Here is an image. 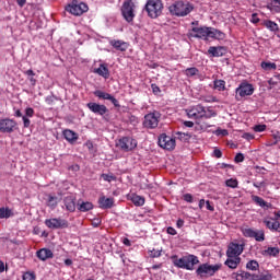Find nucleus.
Wrapping results in <instances>:
<instances>
[{
	"label": "nucleus",
	"instance_id": "nucleus-44",
	"mask_svg": "<svg viewBox=\"0 0 280 280\" xmlns=\"http://www.w3.org/2000/svg\"><path fill=\"white\" fill-rule=\"evenodd\" d=\"M253 280H272V276L266 275V276H261L260 278L259 276H254Z\"/></svg>",
	"mask_w": 280,
	"mask_h": 280
},
{
	"label": "nucleus",
	"instance_id": "nucleus-46",
	"mask_svg": "<svg viewBox=\"0 0 280 280\" xmlns=\"http://www.w3.org/2000/svg\"><path fill=\"white\" fill-rule=\"evenodd\" d=\"M271 137L276 141V143H280V131H272Z\"/></svg>",
	"mask_w": 280,
	"mask_h": 280
},
{
	"label": "nucleus",
	"instance_id": "nucleus-37",
	"mask_svg": "<svg viewBox=\"0 0 280 280\" xmlns=\"http://www.w3.org/2000/svg\"><path fill=\"white\" fill-rule=\"evenodd\" d=\"M184 73L187 75V78H194V75H198L199 71L198 68L194 67L186 69Z\"/></svg>",
	"mask_w": 280,
	"mask_h": 280
},
{
	"label": "nucleus",
	"instance_id": "nucleus-5",
	"mask_svg": "<svg viewBox=\"0 0 280 280\" xmlns=\"http://www.w3.org/2000/svg\"><path fill=\"white\" fill-rule=\"evenodd\" d=\"M171 14L175 16H187L194 10L189 3H185L183 1H177L168 8Z\"/></svg>",
	"mask_w": 280,
	"mask_h": 280
},
{
	"label": "nucleus",
	"instance_id": "nucleus-15",
	"mask_svg": "<svg viewBox=\"0 0 280 280\" xmlns=\"http://www.w3.org/2000/svg\"><path fill=\"white\" fill-rule=\"evenodd\" d=\"M255 93V88H253V84L248 82H242L240 86L236 89V100H240L237 95L241 97H248Z\"/></svg>",
	"mask_w": 280,
	"mask_h": 280
},
{
	"label": "nucleus",
	"instance_id": "nucleus-59",
	"mask_svg": "<svg viewBox=\"0 0 280 280\" xmlns=\"http://www.w3.org/2000/svg\"><path fill=\"white\" fill-rule=\"evenodd\" d=\"M252 23H254V24L259 23V18L257 16V13H254V14L252 15Z\"/></svg>",
	"mask_w": 280,
	"mask_h": 280
},
{
	"label": "nucleus",
	"instance_id": "nucleus-64",
	"mask_svg": "<svg viewBox=\"0 0 280 280\" xmlns=\"http://www.w3.org/2000/svg\"><path fill=\"white\" fill-rule=\"evenodd\" d=\"M28 80H30L32 86H36V79H34V77H28Z\"/></svg>",
	"mask_w": 280,
	"mask_h": 280
},
{
	"label": "nucleus",
	"instance_id": "nucleus-28",
	"mask_svg": "<svg viewBox=\"0 0 280 280\" xmlns=\"http://www.w3.org/2000/svg\"><path fill=\"white\" fill-rule=\"evenodd\" d=\"M65 207L67 211H70V213H73L75 211V199L71 196H68L63 199Z\"/></svg>",
	"mask_w": 280,
	"mask_h": 280
},
{
	"label": "nucleus",
	"instance_id": "nucleus-3",
	"mask_svg": "<svg viewBox=\"0 0 280 280\" xmlns=\"http://www.w3.org/2000/svg\"><path fill=\"white\" fill-rule=\"evenodd\" d=\"M218 270H222V264L210 265V264H201L197 270V277L200 279H207V277H213L218 272Z\"/></svg>",
	"mask_w": 280,
	"mask_h": 280
},
{
	"label": "nucleus",
	"instance_id": "nucleus-50",
	"mask_svg": "<svg viewBox=\"0 0 280 280\" xmlns=\"http://www.w3.org/2000/svg\"><path fill=\"white\" fill-rule=\"evenodd\" d=\"M243 139H246L247 141H253V139H255V136H253L252 133L249 132H245L243 133Z\"/></svg>",
	"mask_w": 280,
	"mask_h": 280
},
{
	"label": "nucleus",
	"instance_id": "nucleus-40",
	"mask_svg": "<svg viewBox=\"0 0 280 280\" xmlns=\"http://www.w3.org/2000/svg\"><path fill=\"white\" fill-rule=\"evenodd\" d=\"M101 178L106 183H113V180H117V177L114 174H102Z\"/></svg>",
	"mask_w": 280,
	"mask_h": 280
},
{
	"label": "nucleus",
	"instance_id": "nucleus-32",
	"mask_svg": "<svg viewBox=\"0 0 280 280\" xmlns=\"http://www.w3.org/2000/svg\"><path fill=\"white\" fill-rule=\"evenodd\" d=\"M264 25L265 27H267V30H270V32H279V24L271 20H266L264 22Z\"/></svg>",
	"mask_w": 280,
	"mask_h": 280
},
{
	"label": "nucleus",
	"instance_id": "nucleus-63",
	"mask_svg": "<svg viewBox=\"0 0 280 280\" xmlns=\"http://www.w3.org/2000/svg\"><path fill=\"white\" fill-rule=\"evenodd\" d=\"M16 3L20 8H23L27 3V0H16Z\"/></svg>",
	"mask_w": 280,
	"mask_h": 280
},
{
	"label": "nucleus",
	"instance_id": "nucleus-1",
	"mask_svg": "<svg viewBox=\"0 0 280 280\" xmlns=\"http://www.w3.org/2000/svg\"><path fill=\"white\" fill-rule=\"evenodd\" d=\"M186 115L189 119H211V117H215L218 114L213 110V107H205L198 104L187 108Z\"/></svg>",
	"mask_w": 280,
	"mask_h": 280
},
{
	"label": "nucleus",
	"instance_id": "nucleus-52",
	"mask_svg": "<svg viewBox=\"0 0 280 280\" xmlns=\"http://www.w3.org/2000/svg\"><path fill=\"white\" fill-rule=\"evenodd\" d=\"M150 257H161V250H159V249L151 250Z\"/></svg>",
	"mask_w": 280,
	"mask_h": 280
},
{
	"label": "nucleus",
	"instance_id": "nucleus-24",
	"mask_svg": "<svg viewBox=\"0 0 280 280\" xmlns=\"http://www.w3.org/2000/svg\"><path fill=\"white\" fill-rule=\"evenodd\" d=\"M252 201L262 209H270V207H272V205L268 203V201L257 195H252Z\"/></svg>",
	"mask_w": 280,
	"mask_h": 280
},
{
	"label": "nucleus",
	"instance_id": "nucleus-56",
	"mask_svg": "<svg viewBox=\"0 0 280 280\" xmlns=\"http://www.w3.org/2000/svg\"><path fill=\"white\" fill-rule=\"evenodd\" d=\"M177 229H183L185 226V221L183 219H178L176 222Z\"/></svg>",
	"mask_w": 280,
	"mask_h": 280
},
{
	"label": "nucleus",
	"instance_id": "nucleus-61",
	"mask_svg": "<svg viewBox=\"0 0 280 280\" xmlns=\"http://www.w3.org/2000/svg\"><path fill=\"white\" fill-rule=\"evenodd\" d=\"M206 207H207L208 211H215V208H213V206H211V201H206Z\"/></svg>",
	"mask_w": 280,
	"mask_h": 280
},
{
	"label": "nucleus",
	"instance_id": "nucleus-23",
	"mask_svg": "<svg viewBox=\"0 0 280 280\" xmlns=\"http://www.w3.org/2000/svg\"><path fill=\"white\" fill-rule=\"evenodd\" d=\"M264 224L269 229V231L280 233V222L277 220V218L271 219V221L265 220Z\"/></svg>",
	"mask_w": 280,
	"mask_h": 280
},
{
	"label": "nucleus",
	"instance_id": "nucleus-30",
	"mask_svg": "<svg viewBox=\"0 0 280 280\" xmlns=\"http://www.w3.org/2000/svg\"><path fill=\"white\" fill-rule=\"evenodd\" d=\"M279 253V247H267L261 252V255H264V257H278Z\"/></svg>",
	"mask_w": 280,
	"mask_h": 280
},
{
	"label": "nucleus",
	"instance_id": "nucleus-57",
	"mask_svg": "<svg viewBox=\"0 0 280 280\" xmlns=\"http://www.w3.org/2000/svg\"><path fill=\"white\" fill-rule=\"evenodd\" d=\"M166 232L168 233V235H176V233H177L176 229H174L172 226L167 228Z\"/></svg>",
	"mask_w": 280,
	"mask_h": 280
},
{
	"label": "nucleus",
	"instance_id": "nucleus-8",
	"mask_svg": "<svg viewBox=\"0 0 280 280\" xmlns=\"http://www.w3.org/2000/svg\"><path fill=\"white\" fill-rule=\"evenodd\" d=\"M66 12H69V14H72L73 16H82L84 12H89V5H86L84 2L73 0L66 7Z\"/></svg>",
	"mask_w": 280,
	"mask_h": 280
},
{
	"label": "nucleus",
	"instance_id": "nucleus-26",
	"mask_svg": "<svg viewBox=\"0 0 280 280\" xmlns=\"http://www.w3.org/2000/svg\"><path fill=\"white\" fill-rule=\"evenodd\" d=\"M128 200H131L136 207H143L145 205V199L137 194L128 195Z\"/></svg>",
	"mask_w": 280,
	"mask_h": 280
},
{
	"label": "nucleus",
	"instance_id": "nucleus-7",
	"mask_svg": "<svg viewBox=\"0 0 280 280\" xmlns=\"http://www.w3.org/2000/svg\"><path fill=\"white\" fill-rule=\"evenodd\" d=\"M189 38H200L201 40H209L211 38V27L194 26L189 33Z\"/></svg>",
	"mask_w": 280,
	"mask_h": 280
},
{
	"label": "nucleus",
	"instance_id": "nucleus-13",
	"mask_svg": "<svg viewBox=\"0 0 280 280\" xmlns=\"http://www.w3.org/2000/svg\"><path fill=\"white\" fill-rule=\"evenodd\" d=\"M45 225L48 229H68L69 228V221L60 218H52V219H46L45 220Z\"/></svg>",
	"mask_w": 280,
	"mask_h": 280
},
{
	"label": "nucleus",
	"instance_id": "nucleus-27",
	"mask_svg": "<svg viewBox=\"0 0 280 280\" xmlns=\"http://www.w3.org/2000/svg\"><path fill=\"white\" fill-rule=\"evenodd\" d=\"M94 73H97V75H101L105 80H108V78H110V71L105 65H100L98 68L94 69Z\"/></svg>",
	"mask_w": 280,
	"mask_h": 280
},
{
	"label": "nucleus",
	"instance_id": "nucleus-38",
	"mask_svg": "<svg viewBox=\"0 0 280 280\" xmlns=\"http://www.w3.org/2000/svg\"><path fill=\"white\" fill-rule=\"evenodd\" d=\"M246 268L247 270H259V262H257V260H249Z\"/></svg>",
	"mask_w": 280,
	"mask_h": 280
},
{
	"label": "nucleus",
	"instance_id": "nucleus-10",
	"mask_svg": "<svg viewBox=\"0 0 280 280\" xmlns=\"http://www.w3.org/2000/svg\"><path fill=\"white\" fill-rule=\"evenodd\" d=\"M159 121H161V113H149L144 116L143 126L144 128H150L152 130L159 127Z\"/></svg>",
	"mask_w": 280,
	"mask_h": 280
},
{
	"label": "nucleus",
	"instance_id": "nucleus-43",
	"mask_svg": "<svg viewBox=\"0 0 280 280\" xmlns=\"http://www.w3.org/2000/svg\"><path fill=\"white\" fill-rule=\"evenodd\" d=\"M266 128H267L266 125H256V126L254 127V131H255V132H265Z\"/></svg>",
	"mask_w": 280,
	"mask_h": 280
},
{
	"label": "nucleus",
	"instance_id": "nucleus-34",
	"mask_svg": "<svg viewBox=\"0 0 280 280\" xmlns=\"http://www.w3.org/2000/svg\"><path fill=\"white\" fill-rule=\"evenodd\" d=\"M46 200L47 206L50 207L51 209H56V207H58V197L54 195H48Z\"/></svg>",
	"mask_w": 280,
	"mask_h": 280
},
{
	"label": "nucleus",
	"instance_id": "nucleus-2",
	"mask_svg": "<svg viewBox=\"0 0 280 280\" xmlns=\"http://www.w3.org/2000/svg\"><path fill=\"white\" fill-rule=\"evenodd\" d=\"M172 259L176 268H183L184 270H194V266L200 264V260L195 255H186L182 258H178V256H173Z\"/></svg>",
	"mask_w": 280,
	"mask_h": 280
},
{
	"label": "nucleus",
	"instance_id": "nucleus-42",
	"mask_svg": "<svg viewBox=\"0 0 280 280\" xmlns=\"http://www.w3.org/2000/svg\"><path fill=\"white\" fill-rule=\"evenodd\" d=\"M23 280H36V276H34L32 272H25L23 275Z\"/></svg>",
	"mask_w": 280,
	"mask_h": 280
},
{
	"label": "nucleus",
	"instance_id": "nucleus-29",
	"mask_svg": "<svg viewBox=\"0 0 280 280\" xmlns=\"http://www.w3.org/2000/svg\"><path fill=\"white\" fill-rule=\"evenodd\" d=\"M63 137L66 141H69V143H75V141H78V133L71 129H66L63 131Z\"/></svg>",
	"mask_w": 280,
	"mask_h": 280
},
{
	"label": "nucleus",
	"instance_id": "nucleus-55",
	"mask_svg": "<svg viewBox=\"0 0 280 280\" xmlns=\"http://www.w3.org/2000/svg\"><path fill=\"white\" fill-rule=\"evenodd\" d=\"M266 145L268 148L272 147V145H277V141H275V138L272 139H268L267 142H266Z\"/></svg>",
	"mask_w": 280,
	"mask_h": 280
},
{
	"label": "nucleus",
	"instance_id": "nucleus-35",
	"mask_svg": "<svg viewBox=\"0 0 280 280\" xmlns=\"http://www.w3.org/2000/svg\"><path fill=\"white\" fill-rule=\"evenodd\" d=\"M261 68L266 71H275V69H277V63L262 61Z\"/></svg>",
	"mask_w": 280,
	"mask_h": 280
},
{
	"label": "nucleus",
	"instance_id": "nucleus-54",
	"mask_svg": "<svg viewBox=\"0 0 280 280\" xmlns=\"http://www.w3.org/2000/svg\"><path fill=\"white\" fill-rule=\"evenodd\" d=\"M213 156H215V159H222V151H220V149H214Z\"/></svg>",
	"mask_w": 280,
	"mask_h": 280
},
{
	"label": "nucleus",
	"instance_id": "nucleus-18",
	"mask_svg": "<svg viewBox=\"0 0 280 280\" xmlns=\"http://www.w3.org/2000/svg\"><path fill=\"white\" fill-rule=\"evenodd\" d=\"M94 95L95 97H98V100H108L109 102H112V104L116 107V108H120L121 105H119V101L117 98H115L114 96H112L109 93L101 91V90H96L94 91Z\"/></svg>",
	"mask_w": 280,
	"mask_h": 280
},
{
	"label": "nucleus",
	"instance_id": "nucleus-19",
	"mask_svg": "<svg viewBox=\"0 0 280 280\" xmlns=\"http://www.w3.org/2000/svg\"><path fill=\"white\" fill-rule=\"evenodd\" d=\"M98 205L101 209H113V207L115 206V198L101 196L98 198Z\"/></svg>",
	"mask_w": 280,
	"mask_h": 280
},
{
	"label": "nucleus",
	"instance_id": "nucleus-16",
	"mask_svg": "<svg viewBox=\"0 0 280 280\" xmlns=\"http://www.w3.org/2000/svg\"><path fill=\"white\" fill-rule=\"evenodd\" d=\"M244 253V245L238 243H230L226 250V257H240Z\"/></svg>",
	"mask_w": 280,
	"mask_h": 280
},
{
	"label": "nucleus",
	"instance_id": "nucleus-17",
	"mask_svg": "<svg viewBox=\"0 0 280 280\" xmlns=\"http://www.w3.org/2000/svg\"><path fill=\"white\" fill-rule=\"evenodd\" d=\"M86 106L92 113H94V115H101V117L108 113V107H106V105L90 102Z\"/></svg>",
	"mask_w": 280,
	"mask_h": 280
},
{
	"label": "nucleus",
	"instance_id": "nucleus-6",
	"mask_svg": "<svg viewBox=\"0 0 280 280\" xmlns=\"http://www.w3.org/2000/svg\"><path fill=\"white\" fill-rule=\"evenodd\" d=\"M116 148L120 150V152H132L137 148V140L132 137H121L116 140Z\"/></svg>",
	"mask_w": 280,
	"mask_h": 280
},
{
	"label": "nucleus",
	"instance_id": "nucleus-9",
	"mask_svg": "<svg viewBox=\"0 0 280 280\" xmlns=\"http://www.w3.org/2000/svg\"><path fill=\"white\" fill-rule=\"evenodd\" d=\"M135 1L132 0H127L122 3L121 14L127 23H132V21H135Z\"/></svg>",
	"mask_w": 280,
	"mask_h": 280
},
{
	"label": "nucleus",
	"instance_id": "nucleus-58",
	"mask_svg": "<svg viewBox=\"0 0 280 280\" xmlns=\"http://www.w3.org/2000/svg\"><path fill=\"white\" fill-rule=\"evenodd\" d=\"M248 273H236L235 279L236 280H244V277H247Z\"/></svg>",
	"mask_w": 280,
	"mask_h": 280
},
{
	"label": "nucleus",
	"instance_id": "nucleus-51",
	"mask_svg": "<svg viewBox=\"0 0 280 280\" xmlns=\"http://www.w3.org/2000/svg\"><path fill=\"white\" fill-rule=\"evenodd\" d=\"M25 115H26V117H34V108L27 107L25 109Z\"/></svg>",
	"mask_w": 280,
	"mask_h": 280
},
{
	"label": "nucleus",
	"instance_id": "nucleus-14",
	"mask_svg": "<svg viewBox=\"0 0 280 280\" xmlns=\"http://www.w3.org/2000/svg\"><path fill=\"white\" fill-rule=\"evenodd\" d=\"M159 145L163 150H174L176 148V140L165 133L159 137Z\"/></svg>",
	"mask_w": 280,
	"mask_h": 280
},
{
	"label": "nucleus",
	"instance_id": "nucleus-47",
	"mask_svg": "<svg viewBox=\"0 0 280 280\" xmlns=\"http://www.w3.org/2000/svg\"><path fill=\"white\" fill-rule=\"evenodd\" d=\"M235 163H244V154L237 153L234 159Z\"/></svg>",
	"mask_w": 280,
	"mask_h": 280
},
{
	"label": "nucleus",
	"instance_id": "nucleus-20",
	"mask_svg": "<svg viewBox=\"0 0 280 280\" xmlns=\"http://www.w3.org/2000/svg\"><path fill=\"white\" fill-rule=\"evenodd\" d=\"M208 54H210V56L212 58H220V57L226 55V47H224V46H218V47L211 46L208 49Z\"/></svg>",
	"mask_w": 280,
	"mask_h": 280
},
{
	"label": "nucleus",
	"instance_id": "nucleus-49",
	"mask_svg": "<svg viewBox=\"0 0 280 280\" xmlns=\"http://www.w3.org/2000/svg\"><path fill=\"white\" fill-rule=\"evenodd\" d=\"M217 135H218V137H226L228 135H229V130H226V129H218L217 130Z\"/></svg>",
	"mask_w": 280,
	"mask_h": 280
},
{
	"label": "nucleus",
	"instance_id": "nucleus-36",
	"mask_svg": "<svg viewBox=\"0 0 280 280\" xmlns=\"http://www.w3.org/2000/svg\"><path fill=\"white\" fill-rule=\"evenodd\" d=\"M91 209H93V203L92 202H82L80 206H79V211H83V212H86V211H91Z\"/></svg>",
	"mask_w": 280,
	"mask_h": 280
},
{
	"label": "nucleus",
	"instance_id": "nucleus-39",
	"mask_svg": "<svg viewBox=\"0 0 280 280\" xmlns=\"http://www.w3.org/2000/svg\"><path fill=\"white\" fill-rule=\"evenodd\" d=\"M12 215V211L8 208H0V219L10 218Z\"/></svg>",
	"mask_w": 280,
	"mask_h": 280
},
{
	"label": "nucleus",
	"instance_id": "nucleus-62",
	"mask_svg": "<svg viewBox=\"0 0 280 280\" xmlns=\"http://www.w3.org/2000/svg\"><path fill=\"white\" fill-rule=\"evenodd\" d=\"M184 126L186 128H194V121L186 120V121H184Z\"/></svg>",
	"mask_w": 280,
	"mask_h": 280
},
{
	"label": "nucleus",
	"instance_id": "nucleus-31",
	"mask_svg": "<svg viewBox=\"0 0 280 280\" xmlns=\"http://www.w3.org/2000/svg\"><path fill=\"white\" fill-rule=\"evenodd\" d=\"M210 38H214L215 40H224L226 38V34L217 28H210Z\"/></svg>",
	"mask_w": 280,
	"mask_h": 280
},
{
	"label": "nucleus",
	"instance_id": "nucleus-21",
	"mask_svg": "<svg viewBox=\"0 0 280 280\" xmlns=\"http://www.w3.org/2000/svg\"><path fill=\"white\" fill-rule=\"evenodd\" d=\"M36 257H38L40 261H47V259H54V252L49 248H42L36 252Z\"/></svg>",
	"mask_w": 280,
	"mask_h": 280
},
{
	"label": "nucleus",
	"instance_id": "nucleus-33",
	"mask_svg": "<svg viewBox=\"0 0 280 280\" xmlns=\"http://www.w3.org/2000/svg\"><path fill=\"white\" fill-rule=\"evenodd\" d=\"M213 89H215L217 91H226V81L215 79L213 81Z\"/></svg>",
	"mask_w": 280,
	"mask_h": 280
},
{
	"label": "nucleus",
	"instance_id": "nucleus-4",
	"mask_svg": "<svg viewBox=\"0 0 280 280\" xmlns=\"http://www.w3.org/2000/svg\"><path fill=\"white\" fill-rule=\"evenodd\" d=\"M145 11L150 19H159L163 14V2L161 0H148Z\"/></svg>",
	"mask_w": 280,
	"mask_h": 280
},
{
	"label": "nucleus",
	"instance_id": "nucleus-48",
	"mask_svg": "<svg viewBox=\"0 0 280 280\" xmlns=\"http://www.w3.org/2000/svg\"><path fill=\"white\" fill-rule=\"evenodd\" d=\"M183 199L185 200V202H194V196H191V194H185L183 196Z\"/></svg>",
	"mask_w": 280,
	"mask_h": 280
},
{
	"label": "nucleus",
	"instance_id": "nucleus-60",
	"mask_svg": "<svg viewBox=\"0 0 280 280\" xmlns=\"http://www.w3.org/2000/svg\"><path fill=\"white\" fill-rule=\"evenodd\" d=\"M24 75H27L28 78H32V77L36 75V73L34 72V70H26L24 72Z\"/></svg>",
	"mask_w": 280,
	"mask_h": 280
},
{
	"label": "nucleus",
	"instance_id": "nucleus-53",
	"mask_svg": "<svg viewBox=\"0 0 280 280\" xmlns=\"http://www.w3.org/2000/svg\"><path fill=\"white\" fill-rule=\"evenodd\" d=\"M22 119H23V122H24V128H30V125L32 124L30 118H27L26 116H23Z\"/></svg>",
	"mask_w": 280,
	"mask_h": 280
},
{
	"label": "nucleus",
	"instance_id": "nucleus-45",
	"mask_svg": "<svg viewBox=\"0 0 280 280\" xmlns=\"http://www.w3.org/2000/svg\"><path fill=\"white\" fill-rule=\"evenodd\" d=\"M151 89L154 95H159V93H161V88H159V85H156L155 83L151 84Z\"/></svg>",
	"mask_w": 280,
	"mask_h": 280
},
{
	"label": "nucleus",
	"instance_id": "nucleus-22",
	"mask_svg": "<svg viewBox=\"0 0 280 280\" xmlns=\"http://www.w3.org/2000/svg\"><path fill=\"white\" fill-rule=\"evenodd\" d=\"M109 45H112V47L117 51H126L128 49V43L119 39H112Z\"/></svg>",
	"mask_w": 280,
	"mask_h": 280
},
{
	"label": "nucleus",
	"instance_id": "nucleus-12",
	"mask_svg": "<svg viewBox=\"0 0 280 280\" xmlns=\"http://www.w3.org/2000/svg\"><path fill=\"white\" fill-rule=\"evenodd\" d=\"M16 120L11 118H1L0 119V132L10 135L16 130Z\"/></svg>",
	"mask_w": 280,
	"mask_h": 280
},
{
	"label": "nucleus",
	"instance_id": "nucleus-25",
	"mask_svg": "<svg viewBox=\"0 0 280 280\" xmlns=\"http://www.w3.org/2000/svg\"><path fill=\"white\" fill-rule=\"evenodd\" d=\"M242 264V258L241 257H228L225 260V266L228 268H231V270H235Z\"/></svg>",
	"mask_w": 280,
	"mask_h": 280
},
{
	"label": "nucleus",
	"instance_id": "nucleus-11",
	"mask_svg": "<svg viewBox=\"0 0 280 280\" xmlns=\"http://www.w3.org/2000/svg\"><path fill=\"white\" fill-rule=\"evenodd\" d=\"M244 237H250L256 240V242H264L266 240V233L264 230H255L250 228H245L242 230Z\"/></svg>",
	"mask_w": 280,
	"mask_h": 280
},
{
	"label": "nucleus",
	"instance_id": "nucleus-41",
	"mask_svg": "<svg viewBox=\"0 0 280 280\" xmlns=\"http://www.w3.org/2000/svg\"><path fill=\"white\" fill-rule=\"evenodd\" d=\"M225 185L226 187H231L232 189L237 188L238 182L236 178H230L228 180H225Z\"/></svg>",
	"mask_w": 280,
	"mask_h": 280
}]
</instances>
